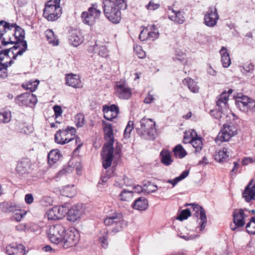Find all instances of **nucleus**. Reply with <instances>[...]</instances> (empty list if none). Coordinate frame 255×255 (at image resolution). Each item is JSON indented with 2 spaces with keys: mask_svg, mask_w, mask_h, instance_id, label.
<instances>
[{
  "mask_svg": "<svg viewBox=\"0 0 255 255\" xmlns=\"http://www.w3.org/2000/svg\"><path fill=\"white\" fill-rule=\"evenodd\" d=\"M66 222H59L51 225L48 232V237L51 243H61L63 247L68 248L74 246L79 240L78 231L74 228L68 229Z\"/></svg>",
  "mask_w": 255,
  "mask_h": 255,
  "instance_id": "1",
  "label": "nucleus"
},
{
  "mask_svg": "<svg viewBox=\"0 0 255 255\" xmlns=\"http://www.w3.org/2000/svg\"><path fill=\"white\" fill-rule=\"evenodd\" d=\"M135 128L138 134L145 139H154L155 137V123L152 119L143 118L135 123Z\"/></svg>",
  "mask_w": 255,
  "mask_h": 255,
  "instance_id": "2",
  "label": "nucleus"
},
{
  "mask_svg": "<svg viewBox=\"0 0 255 255\" xmlns=\"http://www.w3.org/2000/svg\"><path fill=\"white\" fill-rule=\"evenodd\" d=\"M103 11L105 16L112 23H119L121 20V12L114 1H103Z\"/></svg>",
  "mask_w": 255,
  "mask_h": 255,
  "instance_id": "3",
  "label": "nucleus"
},
{
  "mask_svg": "<svg viewBox=\"0 0 255 255\" xmlns=\"http://www.w3.org/2000/svg\"><path fill=\"white\" fill-rule=\"evenodd\" d=\"M107 227H110L107 232L116 233L120 232L127 226V223L123 220V215L121 213H116L112 216L107 217L104 220Z\"/></svg>",
  "mask_w": 255,
  "mask_h": 255,
  "instance_id": "4",
  "label": "nucleus"
},
{
  "mask_svg": "<svg viewBox=\"0 0 255 255\" xmlns=\"http://www.w3.org/2000/svg\"><path fill=\"white\" fill-rule=\"evenodd\" d=\"M19 43H17L12 47L9 49L2 50L0 52V62L2 63V61L5 58H8L9 57V53L11 52L13 54L12 59H16L18 55H22V54L26 50L27 45V42H22V48L21 49H19L18 51V47H19Z\"/></svg>",
  "mask_w": 255,
  "mask_h": 255,
  "instance_id": "5",
  "label": "nucleus"
},
{
  "mask_svg": "<svg viewBox=\"0 0 255 255\" xmlns=\"http://www.w3.org/2000/svg\"><path fill=\"white\" fill-rule=\"evenodd\" d=\"M237 133V128L232 123L224 124L217 135L216 141H227Z\"/></svg>",
  "mask_w": 255,
  "mask_h": 255,
  "instance_id": "6",
  "label": "nucleus"
},
{
  "mask_svg": "<svg viewBox=\"0 0 255 255\" xmlns=\"http://www.w3.org/2000/svg\"><path fill=\"white\" fill-rule=\"evenodd\" d=\"M52 2H47L43 11V16L49 21L57 19L61 14L62 8L60 6L51 4Z\"/></svg>",
  "mask_w": 255,
  "mask_h": 255,
  "instance_id": "7",
  "label": "nucleus"
},
{
  "mask_svg": "<svg viewBox=\"0 0 255 255\" xmlns=\"http://www.w3.org/2000/svg\"><path fill=\"white\" fill-rule=\"evenodd\" d=\"M228 100V95L226 92H223L219 97L217 101V106L218 107L216 110H213L211 111V115L215 119H219L222 118V115L223 112L227 108V102Z\"/></svg>",
  "mask_w": 255,
  "mask_h": 255,
  "instance_id": "8",
  "label": "nucleus"
},
{
  "mask_svg": "<svg viewBox=\"0 0 255 255\" xmlns=\"http://www.w3.org/2000/svg\"><path fill=\"white\" fill-rule=\"evenodd\" d=\"M115 89L117 96L121 99L128 100L131 96V89L125 82H117Z\"/></svg>",
  "mask_w": 255,
  "mask_h": 255,
  "instance_id": "9",
  "label": "nucleus"
},
{
  "mask_svg": "<svg viewBox=\"0 0 255 255\" xmlns=\"http://www.w3.org/2000/svg\"><path fill=\"white\" fill-rule=\"evenodd\" d=\"M67 212V208L63 206H55L49 209L47 212L48 220H58L65 216Z\"/></svg>",
  "mask_w": 255,
  "mask_h": 255,
  "instance_id": "10",
  "label": "nucleus"
},
{
  "mask_svg": "<svg viewBox=\"0 0 255 255\" xmlns=\"http://www.w3.org/2000/svg\"><path fill=\"white\" fill-rule=\"evenodd\" d=\"M185 206H191L193 210L195 212V216L197 217L200 216L199 225L200 226L201 230L203 229L205 227L207 223V217L204 209L198 204L195 203L186 204Z\"/></svg>",
  "mask_w": 255,
  "mask_h": 255,
  "instance_id": "11",
  "label": "nucleus"
},
{
  "mask_svg": "<svg viewBox=\"0 0 255 255\" xmlns=\"http://www.w3.org/2000/svg\"><path fill=\"white\" fill-rule=\"evenodd\" d=\"M219 18L216 8L210 7L204 16V23L209 27H213L217 24Z\"/></svg>",
  "mask_w": 255,
  "mask_h": 255,
  "instance_id": "12",
  "label": "nucleus"
},
{
  "mask_svg": "<svg viewBox=\"0 0 255 255\" xmlns=\"http://www.w3.org/2000/svg\"><path fill=\"white\" fill-rule=\"evenodd\" d=\"M114 147L103 146L101 153L103 158V166L105 169L109 167L113 160Z\"/></svg>",
  "mask_w": 255,
  "mask_h": 255,
  "instance_id": "13",
  "label": "nucleus"
},
{
  "mask_svg": "<svg viewBox=\"0 0 255 255\" xmlns=\"http://www.w3.org/2000/svg\"><path fill=\"white\" fill-rule=\"evenodd\" d=\"M246 215L242 209H235L233 212V222L235 227H231L233 231H235L237 228L243 227L245 224V219Z\"/></svg>",
  "mask_w": 255,
  "mask_h": 255,
  "instance_id": "14",
  "label": "nucleus"
},
{
  "mask_svg": "<svg viewBox=\"0 0 255 255\" xmlns=\"http://www.w3.org/2000/svg\"><path fill=\"white\" fill-rule=\"evenodd\" d=\"M103 127L105 134V139L108 141L107 144H105L104 146L113 147L114 138L112 124L103 121Z\"/></svg>",
  "mask_w": 255,
  "mask_h": 255,
  "instance_id": "15",
  "label": "nucleus"
},
{
  "mask_svg": "<svg viewBox=\"0 0 255 255\" xmlns=\"http://www.w3.org/2000/svg\"><path fill=\"white\" fill-rule=\"evenodd\" d=\"M15 25L13 27L12 32H11V34L12 36H14L15 41H14V45L16 43H18L19 45L20 46L18 47V49H21L22 48V42L26 41L24 40L25 32L23 29H22L20 26L17 25L15 23H14Z\"/></svg>",
  "mask_w": 255,
  "mask_h": 255,
  "instance_id": "16",
  "label": "nucleus"
},
{
  "mask_svg": "<svg viewBox=\"0 0 255 255\" xmlns=\"http://www.w3.org/2000/svg\"><path fill=\"white\" fill-rule=\"evenodd\" d=\"M243 197L247 202H250L255 197V182L252 179L245 188L243 193Z\"/></svg>",
  "mask_w": 255,
  "mask_h": 255,
  "instance_id": "17",
  "label": "nucleus"
},
{
  "mask_svg": "<svg viewBox=\"0 0 255 255\" xmlns=\"http://www.w3.org/2000/svg\"><path fill=\"white\" fill-rule=\"evenodd\" d=\"M82 212L81 205L74 206L70 209H67V220L74 222L80 217Z\"/></svg>",
  "mask_w": 255,
  "mask_h": 255,
  "instance_id": "18",
  "label": "nucleus"
},
{
  "mask_svg": "<svg viewBox=\"0 0 255 255\" xmlns=\"http://www.w3.org/2000/svg\"><path fill=\"white\" fill-rule=\"evenodd\" d=\"M30 167V161L28 159H23L20 162H18L16 170L18 174L22 175L28 172Z\"/></svg>",
  "mask_w": 255,
  "mask_h": 255,
  "instance_id": "19",
  "label": "nucleus"
},
{
  "mask_svg": "<svg viewBox=\"0 0 255 255\" xmlns=\"http://www.w3.org/2000/svg\"><path fill=\"white\" fill-rule=\"evenodd\" d=\"M66 84L75 88L82 87L81 82L77 75L69 74L66 77Z\"/></svg>",
  "mask_w": 255,
  "mask_h": 255,
  "instance_id": "20",
  "label": "nucleus"
},
{
  "mask_svg": "<svg viewBox=\"0 0 255 255\" xmlns=\"http://www.w3.org/2000/svg\"><path fill=\"white\" fill-rule=\"evenodd\" d=\"M232 153L233 151L230 148L224 147L222 150H220L215 154V159L218 162H222L224 159L231 156Z\"/></svg>",
  "mask_w": 255,
  "mask_h": 255,
  "instance_id": "21",
  "label": "nucleus"
},
{
  "mask_svg": "<svg viewBox=\"0 0 255 255\" xmlns=\"http://www.w3.org/2000/svg\"><path fill=\"white\" fill-rule=\"evenodd\" d=\"M69 43L75 46H78L82 43L83 41L82 37L81 35L77 31L72 32L69 36Z\"/></svg>",
  "mask_w": 255,
  "mask_h": 255,
  "instance_id": "22",
  "label": "nucleus"
},
{
  "mask_svg": "<svg viewBox=\"0 0 255 255\" xmlns=\"http://www.w3.org/2000/svg\"><path fill=\"white\" fill-rule=\"evenodd\" d=\"M237 107L241 111L247 112L249 110L254 109L255 107V101L251 100L249 102H244V103L236 102Z\"/></svg>",
  "mask_w": 255,
  "mask_h": 255,
  "instance_id": "23",
  "label": "nucleus"
},
{
  "mask_svg": "<svg viewBox=\"0 0 255 255\" xmlns=\"http://www.w3.org/2000/svg\"><path fill=\"white\" fill-rule=\"evenodd\" d=\"M148 206V201L144 197H139L134 202L133 208L138 210H144Z\"/></svg>",
  "mask_w": 255,
  "mask_h": 255,
  "instance_id": "24",
  "label": "nucleus"
},
{
  "mask_svg": "<svg viewBox=\"0 0 255 255\" xmlns=\"http://www.w3.org/2000/svg\"><path fill=\"white\" fill-rule=\"evenodd\" d=\"M67 133V130H65V129H59L55 134V141L61 144L67 143V141H66L67 138H66Z\"/></svg>",
  "mask_w": 255,
  "mask_h": 255,
  "instance_id": "25",
  "label": "nucleus"
},
{
  "mask_svg": "<svg viewBox=\"0 0 255 255\" xmlns=\"http://www.w3.org/2000/svg\"><path fill=\"white\" fill-rule=\"evenodd\" d=\"M14 26V23H10L1 20L0 21V39L6 32L11 31Z\"/></svg>",
  "mask_w": 255,
  "mask_h": 255,
  "instance_id": "26",
  "label": "nucleus"
},
{
  "mask_svg": "<svg viewBox=\"0 0 255 255\" xmlns=\"http://www.w3.org/2000/svg\"><path fill=\"white\" fill-rule=\"evenodd\" d=\"M161 162L166 166H169L173 162L171 158L170 152L165 149H163L160 153Z\"/></svg>",
  "mask_w": 255,
  "mask_h": 255,
  "instance_id": "27",
  "label": "nucleus"
},
{
  "mask_svg": "<svg viewBox=\"0 0 255 255\" xmlns=\"http://www.w3.org/2000/svg\"><path fill=\"white\" fill-rule=\"evenodd\" d=\"M226 50L225 47H222L220 52L221 55V62L223 66L225 68H227L230 65L231 62L229 54L226 51H224Z\"/></svg>",
  "mask_w": 255,
  "mask_h": 255,
  "instance_id": "28",
  "label": "nucleus"
},
{
  "mask_svg": "<svg viewBox=\"0 0 255 255\" xmlns=\"http://www.w3.org/2000/svg\"><path fill=\"white\" fill-rule=\"evenodd\" d=\"M183 83L185 85L187 84L191 92L194 93H197L199 92V88L197 83L191 78H185L183 81Z\"/></svg>",
  "mask_w": 255,
  "mask_h": 255,
  "instance_id": "29",
  "label": "nucleus"
},
{
  "mask_svg": "<svg viewBox=\"0 0 255 255\" xmlns=\"http://www.w3.org/2000/svg\"><path fill=\"white\" fill-rule=\"evenodd\" d=\"M61 156L60 152L57 149L52 150L48 155V162L51 163H56L59 160Z\"/></svg>",
  "mask_w": 255,
  "mask_h": 255,
  "instance_id": "30",
  "label": "nucleus"
},
{
  "mask_svg": "<svg viewBox=\"0 0 255 255\" xmlns=\"http://www.w3.org/2000/svg\"><path fill=\"white\" fill-rule=\"evenodd\" d=\"M65 130H67V133L66 134V138H67L66 141L67 143L69 142L74 141L75 143L77 142V140L79 139V138L75 139V133L76 132V129L73 127H68Z\"/></svg>",
  "mask_w": 255,
  "mask_h": 255,
  "instance_id": "31",
  "label": "nucleus"
},
{
  "mask_svg": "<svg viewBox=\"0 0 255 255\" xmlns=\"http://www.w3.org/2000/svg\"><path fill=\"white\" fill-rule=\"evenodd\" d=\"M0 209L3 212H12L16 211V206L12 203L3 202L0 203Z\"/></svg>",
  "mask_w": 255,
  "mask_h": 255,
  "instance_id": "32",
  "label": "nucleus"
},
{
  "mask_svg": "<svg viewBox=\"0 0 255 255\" xmlns=\"http://www.w3.org/2000/svg\"><path fill=\"white\" fill-rule=\"evenodd\" d=\"M13 63L12 60H10L8 62L2 63L0 62V77L5 78L7 76V68L8 67L10 66Z\"/></svg>",
  "mask_w": 255,
  "mask_h": 255,
  "instance_id": "33",
  "label": "nucleus"
},
{
  "mask_svg": "<svg viewBox=\"0 0 255 255\" xmlns=\"http://www.w3.org/2000/svg\"><path fill=\"white\" fill-rule=\"evenodd\" d=\"M191 144L192 145L193 147L195 149V152L196 154L200 153V151L202 149L203 143L200 137L195 136L193 139H192Z\"/></svg>",
  "mask_w": 255,
  "mask_h": 255,
  "instance_id": "34",
  "label": "nucleus"
},
{
  "mask_svg": "<svg viewBox=\"0 0 255 255\" xmlns=\"http://www.w3.org/2000/svg\"><path fill=\"white\" fill-rule=\"evenodd\" d=\"M75 191L74 186L66 185L61 190V194L65 197L71 198L74 196Z\"/></svg>",
  "mask_w": 255,
  "mask_h": 255,
  "instance_id": "35",
  "label": "nucleus"
},
{
  "mask_svg": "<svg viewBox=\"0 0 255 255\" xmlns=\"http://www.w3.org/2000/svg\"><path fill=\"white\" fill-rule=\"evenodd\" d=\"M83 22L88 25H92L95 19L88 11H83L81 14Z\"/></svg>",
  "mask_w": 255,
  "mask_h": 255,
  "instance_id": "36",
  "label": "nucleus"
},
{
  "mask_svg": "<svg viewBox=\"0 0 255 255\" xmlns=\"http://www.w3.org/2000/svg\"><path fill=\"white\" fill-rule=\"evenodd\" d=\"M173 13H174L173 15H169L168 16L169 18L176 23L179 24L183 23L185 19L181 12L173 11Z\"/></svg>",
  "mask_w": 255,
  "mask_h": 255,
  "instance_id": "37",
  "label": "nucleus"
},
{
  "mask_svg": "<svg viewBox=\"0 0 255 255\" xmlns=\"http://www.w3.org/2000/svg\"><path fill=\"white\" fill-rule=\"evenodd\" d=\"M173 151L175 156L178 157L179 158H183L187 154L186 150L183 148V146L181 144L177 145L173 148Z\"/></svg>",
  "mask_w": 255,
  "mask_h": 255,
  "instance_id": "38",
  "label": "nucleus"
},
{
  "mask_svg": "<svg viewBox=\"0 0 255 255\" xmlns=\"http://www.w3.org/2000/svg\"><path fill=\"white\" fill-rule=\"evenodd\" d=\"M16 98H21L22 100H23L24 98H27V100L31 103L33 105L36 104L37 101L36 96L30 93H23L20 95L17 96Z\"/></svg>",
  "mask_w": 255,
  "mask_h": 255,
  "instance_id": "39",
  "label": "nucleus"
},
{
  "mask_svg": "<svg viewBox=\"0 0 255 255\" xmlns=\"http://www.w3.org/2000/svg\"><path fill=\"white\" fill-rule=\"evenodd\" d=\"M93 51L103 57L108 56V50L105 46H98L96 44L93 47Z\"/></svg>",
  "mask_w": 255,
  "mask_h": 255,
  "instance_id": "40",
  "label": "nucleus"
},
{
  "mask_svg": "<svg viewBox=\"0 0 255 255\" xmlns=\"http://www.w3.org/2000/svg\"><path fill=\"white\" fill-rule=\"evenodd\" d=\"M11 118V112L3 111L0 112V124L8 123Z\"/></svg>",
  "mask_w": 255,
  "mask_h": 255,
  "instance_id": "41",
  "label": "nucleus"
},
{
  "mask_svg": "<svg viewBox=\"0 0 255 255\" xmlns=\"http://www.w3.org/2000/svg\"><path fill=\"white\" fill-rule=\"evenodd\" d=\"M97 3L93 4L92 6L88 8V13H89L95 19L98 18L100 16L101 11L98 8Z\"/></svg>",
  "mask_w": 255,
  "mask_h": 255,
  "instance_id": "42",
  "label": "nucleus"
},
{
  "mask_svg": "<svg viewBox=\"0 0 255 255\" xmlns=\"http://www.w3.org/2000/svg\"><path fill=\"white\" fill-rule=\"evenodd\" d=\"M133 192V191H128L126 189L123 190L119 195L120 199L124 201H129L132 198Z\"/></svg>",
  "mask_w": 255,
  "mask_h": 255,
  "instance_id": "43",
  "label": "nucleus"
},
{
  "mask_svg": "<svg viewBox=\"0 0 255 255\" xmlns=\"http://www.w3.org/2000/svg\"><path fill=\"white\" fill-rule=\"evenodd\" d=\"M14 255H24L25 253V247L21 244H13Z\"/></svg>",
  "mask_w": 255,
  "mask_h": 255,
  "instance_id": "44",
  "label": "nucleus"
},
{
  "mask_svg": "<svg viewBox=\"0 0 255 255\" xmlns=\"http://www.w3.org/2000/svg\"><path fill=\"white\" fill-rule=\"evenodd\" d=\"M38 83L39 81L37 80L33 82L29 81L27 83L23 84L22 87L26 90H29L30 92H32L36 90Z\"/></svg>",
  "mask_w": 255,
  "mask_h": 255,
  "instance_id": "45",
  "label": "nucleus"
},
{
  "mask_svg": "<svg viewBox=\"0 0 255 255\" xmlns=\"http://www.w3.org/2000/svg\"><path fill=\"white\" fill-rule=\"evenodd\" d=\"M246 229L250 234H255V217H252L246 226Z\"/></svg>",
  "mask_w": 255,
  "mask_h": 255,
  "instance_id": "46",
  "label": "nucleus"
},
{
  "mask_svg": "<svg viewBox=\"0 0 255 255\" xmlns=\"http://www.w3.org/2000/svg\"><path fill=\"white\" fill-rule=\"evenodd\" d=\"M195 136H197V132L194 130H192V131L190 132V133H185L183 142L184 143H191L192 139H193Z\"/></svg>",
  "mask_w": 255,
  "mask_h": 255,
  "instance_id": "47",
  "label": "nucleus"
},
{
  "mask_svg": "<svg viewBox=\"0 0 255 255\" xmlns=\"http://www.w3.org/2000/svg\"><path fill=\"white\" fill-rule=\"evenodd\" d=\"M75 122L77 127H82L85 124L84 116L82 114H78L76 115Z\"/></svg>",
  "mask_w": 255,
  "mask_h": 255,
  "instance_id": "48",
  "label": "nucleus"
},
{
  "mask_svg": "<svg viewBox=\"0 0 255 255\" xmlns=\"http://www.w3.org/2000/svg\"><path fill=\"white\" fill-rule=\"evenodd\" d=\"M191 215V213L189 209L183 210L181 211L177 219L180 221H183L187 219Z\"/></svg>",
  "mask_w": 255,
  "mask_h": 255,
  "instance_id": "49",
  "label": "nucleus"
},
{
  "mask_svg": "<svg viewBox=\"0 0 255 255\" xmlns=\"http://www.w3.org/2000/svg\"><path fill=\"white\" fill-rule=\"evenodd\" d=\"M74 169V167L68 165L64 167L63 169L57 173V177H61L66 173H71Z\"/></svg>",
  "mask_w": 255,
  "mask_h": 255,
  "instance_id": "50",
  "label": "nucleus"
},
{
  "mask_svg": "<svg viewBox=\"0 0 255 255\" xmlns=\"http://www.w3.org/2000/svg\"><path fill=\"white\" fill-rule=\"evenodd\" d=\"M133 128V123L129 121L124 131V136L125 138L129 137L130 132Z\"/></svg>",
  "mask_w": 255,
  "mask_h": 255,
  "instance_id": "51",
  "label": "nucleus"
},
{
  "mask_svg": "<svg viewBox=\"0 0 255 255\" xmlns=\"http://www.w3.org/2000/svg\"><path fill=\"white\" fill-rule=\"evenodd\" d=\"M153 31H149L147 33V37L146 38V39L148 38L149 39H151L153 40L154 39H156L158 37V31L157 30H155L154 28V25H153Z\"/></svg>",
  "mask_w": 255,
  "mask_h": 255,
  "instance_id": "52",
  "label": "nucleus"
},
{
  "mask_svg": "<svg viewBox=\"0 0 255 255\" xmlns=\"http://www.w3.org/2000/svg\"><path fill=\"white\" fill-rule=\"evenodd\" d=\"M255 66V65L253 63H247L244 66V69L247 73H253Z\"/></svg>",
  "mask_w": 255,
  "mask_h": 255,
  "instance_id": "53",
  "label": "nucleus"
},
{
  "mask_svg": "<svg viewBox=\"0 0 255 255\" xmlns=\"http://www.w3.org/2000/svg\"><path fill=\"white\" fill-rule=\"evenodd\" d=\"M1 39V44L3 46H5L9 43L14 44V41H12L11 40V37H10L9 36V35H8V37H7L6 35H5L4 37L2 36Z\"/></svg>",
  "mask_w": 255,
  "mask_h": 255,
  "instance_id": "54",
  "label": "nucleus"
},
{
  "mask_svg": "<svg viewBox=\"0 0 255 255\" xmlns=\"http://www.w3.org/2000/svg\"><path fill=\"white\" fill-rule=\"evenodd\" d=\"M107 110L110 111L111 113H113L115 117H116L117 115L119 113V109L118 107L115 105H112L110 107H107Z\"/></svg>",
  "mask_w": 255,
  "mask_h": 255,
  "instance_id": "55",
  "label": "nucleus"
},
{
  "mask_svg": "<svg viewBox=\"0 0 255 255\" xmlns=\"http://www.w3.org/2000/svg\"><path fill=\"white\" fill-rule=\"evenodd\" d=\"M103 110L104 112V117L109 120V121H113V119L116 118L113 113H111L110 111L107 110L104 107L103 108Z\"/></svg>",
  "mask_w": 255,
  "mask_h": 255,
  "instance_id": "56",
  "label": "nucleus"
},
{
  "mask_svg": "<svg viewBox=\"0 0 255 255\" xmlns=\"http://www.w3.org/2000/svg\"><path fill=\"white\" fill-rule=\"evenodd\" d=\"M251 100H254L253 99L246 96L245 95H241L239 96L238 95L237 97V99L236 100V102H241V103H244V102H249Z\"/></svg>",
  "mask_w": 255,
  "mask_h": 255,
  "instance_id": "57",
  "label": "nucleus"
},
{
  "mask_svg": "<svg viewBox=\"0 0 255 255\" xmlns=\"http://www.w3.org/2000/svg\"><path fill=\"white\" fill-rule=\"evenodd\" d=\"M53 110L55 113V116L56 118L61 116L62 113V110L60 106L58 105H55L53 107Z\"/></svg>",
  "mask_w": 255,
  "mask_h": 255,
  "instance_id": "58",
  "label": "nucleus"
},
{
  "mask_svg": "<svg viewBox=\"0 0 255 255\" xmlns=\"http://www.w3.org/2000/svg\"><path fill=\"white\" fill-rule=\"evenodd\" d=\"M108 171H107V173L105 174L104 176H101L100 180L99 181V184H103L104 183H106L109 178L110 177V174L108 173Z\"/></svg>",
  "mask_w": 255,
  "mask_h": 255,
  "instance_id": "59",
  "label": "nucleus"
},
{
  "mask_svg": "<svg viewBox=\"0 0 255 255\" xmlns=\"http://www.w3.org/2000/svg\"><path fill=\"white\" fill-rule=\"evenodd\" d=\"M146 6L147 9H148L155 10L156 9L159 7V5L157 3H154L153 2L150 1Z\"/></svg>",
  "mask_w": 255,
  "mask_h": 255,
  "instance_id": "60",
  "label": "nucleus"
},
{
  "mask_svg": "<svg viewBox=\"0 0 255 255\" xmlns=\"http://www.w3.org/2000/svg\"><path fill=\"white\" fill-rule=\"evenodd\" d=\"M25 201L27 204H31L33 201V197L31 194H27L25 196Z\"/></svg>",
  "mask_w": 255,
  "mask_h": 255,
  "instance_id": "61",
  "label": "nucleus"
},
{
  "mask_svg": "<svg viewBox=\"0 0 255 255\" xmlns=\"http://www.w3.org/2000/svg\"><path fill=\"white\" fill-rule=\"evenodd\" d=\"M124 185V183L123 178V179L118 178V179H117V180H115V183L114 184V185L116 187H119V188H122L123 187Z\"/></svg>",
  "mask_w": 255,
  "mask_h": 255,
  "instance_id": "62",
  "label": "nucleus"
},
{
  "mask_svg": "<svg viewBox=\"0 0 255 255\" xmlns=\"http://www.w3.org/2000/svg\"><path fill=\"white\" fill-rule=\"evenodd\" d=\"M24 215V214H22L21 211H18L17 212L14 214V218L16 221H20Z\"/></svg>",
  "mask_w": 255,
  "mask_h": 255,
  "instance_id": "63",
  "label": "nucleus"
},
{
  "mask_svg": "<svg viewBox=\"0 0 255 255\" xmlns=\"http://www.w3.org/2000/svg\"><path fill=\"white\" fill-rule=\"evenodd\" d=\"M13 244L7 246L6 247V252L9 255H14Z\"/></svg>",
  "mask_w": 255,
  "mask_h": 255,
  "instance_id": "64",
  "label": "nucleus"
}]
</instances>
